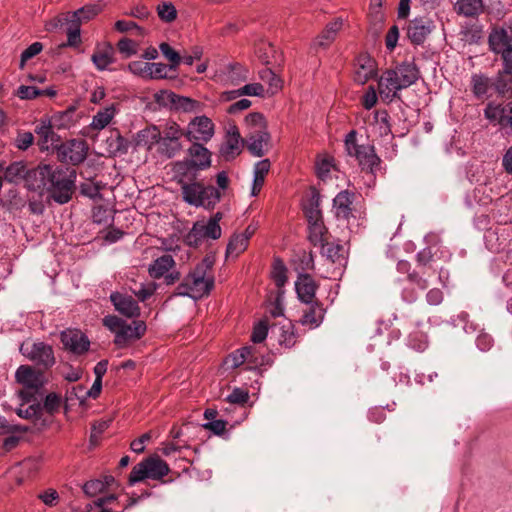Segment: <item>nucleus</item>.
Instances as JSON below:
<instances>
[{
	"label": "nucleus",
	"mask_w": 512,
	"mask_h": 512,
	"mask_svg": "<svg viewBox=\"0 0 512 512\" xmlns=\"http://www.w3.org/2000/svg\"><path fill=\"white\" fill-rule=\"evenodd\" d=\"M33 176L38 182L36 188L45 190L56 203L63 205L72 199L76 173L48 164L39 165Z\"/></svg>",
	"instance_id": "nucleus-1"
},
{
	"label": "nucleus",
	"mask_w": 512,
	"mask_h": 512,
	"mask_svg": "<svg viewBox=\"0 0 512 512\" xmlns=\"http://www.w3.org/2000/svg\"><path fill=\"white\" fill-rule=\"evenodd\" d=\"M420 73L413 61H405L392 69H387L378 80V92L384 101L392 102L399 91L413 85Z\"/></svg>",
	"instance_id": "nucleus-2"
},
{
	"label": "nucleus",
	"mask_w": 512,
	"mask_h": 512,
	"mask_svg": "<svg viewBox=\"0 0 512 512\" xmlns=\"http://www.w3.org/2000/svg\"><path fill=\"white\" fill-rule=\"evenodd\" d=\"M213 264L211 257H205L177 286L176 294L193 299L208 295L214 287Z\"/></svg>",
	"instance_id": "nucleus-3"
},
{
	"label": "nucleus",
	"mask_w": 512,
	"mask_h": 512,
	"mask_svg": "<svg viewBox=\"0 0 512 512\" xmlns=\"http://www.w3.org/2000/svg\"><path fill=\"white\" fill-rule=\"evenodd\" d=\"M102 322L114 334V344L118 348L128 347L139 340L146 332V324L140 320L129 324L116 315H107Z\"/></svg>",
	"instance_id": "nucleus-4"
},
{
	"label": "nucleus",
	"mask_w": 512,
	"mask_h": 512,
	"mask_svg": "<svg viewBox=\"0 0 512 512\" xmlns=\"http://www.w3.org/2000/svg\"><path fill=\"white\" fill-rule=\"evenodd\" d=\"M344 142L348 155L355 157L362 169L375 171L380 164V158L376 155L373 145L360 142L355 130L346 135Z\"/></svg>",
	"instance_id": "nucleus-5"
},
{
	"label": "nucleus",
	"mask_w": 512,
	"mask_h": 512,
	"mask_svg": "<svg viewBox=\"0 0 512 512\" xmlns=\"http://www.w3.org/2000/svg\"><path fill=\"white\" fill-rule=\"evenodd\" d=\"M183 200L196 207L213 208L221 199V192L213 186H204L199 182L181 185Z\"/></svg>",
	"instance_id": "nucleus-6"
},
{
	"label": "nucleus",
	"mask_w": 512,
	"mask_h": 512,
	"mask_svg": "<svg viewBox=\"0 0 512 512\" xmlns=\"http://www.w3.org/2000/svg\"><path fill=\"white\" fill-rule=\"evenodd\" d=\"M72 111H64L51 119L42 118L36 124L35 133L39 137V146L42 151L49 150L51 147L58 146L59 136L54 132V127H68L67 121L70 120Z\"/></svg>",
	"instance_id": "nucleus-7"
},
{
	"label": "nucleus",
	"mask_w": 512,
	"mask_h": 512,
	"mask_svg": "<svg viewBox=\"0 0 512 512\" xmlns=\"http://www.w3.org/2000/svg\"><path fill=\"white\" fill-rule=\"evenodd\" d=\"M222 217L223 214L221 212H217L207 221H196L185 237L187 245L196 248L205 240L219 239L222 234V229L219 224Z\"/></svg>",
	"instance_id": "nucleus-8"
},
{
	"label": "nucleus",
	"mask_w": 512,
	"mask_h": 512,
	"mask_svg": "<svg viewBox=\"0 0 512 512\" xmlns=\"http://www.w3.org/2000/svg\"><path fill=\"white\" fill-rule=\"evenodd\" d=\"M170 468L159 456H150L135 465L129 475V484L141 482L145 479L161 480L168 475Z\"/></svg>",
	"instance_id": "nucleus-9"
},
{
	"label": "nucleus",
	"mask_w": 512,
	"mask_h": 512,
	"mask_svg": "<svg viewBox=\"0 0 512 512\" xmlns=\"http://www.w3.org/2000/svg\"><path fill=\"white\" fill-rule=\"evenodd\" d=\"M16 382L22 386L19 396L24 402H30L45 383L44 374L30 365H20L15 372Z\"/></svg>",
	"instance_id": "nucleus-10"
},
{
	"label": "nucleus",
	"mask_w": 512,
	"mask_h": 512,
	"mask_svg": "<svg viewBox=\"0 0 512 512\" xmlns=\"http://www.w3.org/2000/svg\"><path fill=\"white\" fill-rule=\"evenodd\" d=\"M184 131V137L190 142L207 143L215 134V125L213 121L205 116H195L187 124Z\"/></svg>",
	"instance_id": "nucleus-11"
},
{
	"label": "nucleus",
	"mask_w": 512,
	"mask_h": 512,
	"mask_svg": "<svg viewBox=\"0 0 512 512\" xmlns=\"http://www.w3.org/2000/svg\"><path fill=\"white\" fill-rule=\"evenodd\" d=\"M184 136L183 129L174 121H168L161 130V141L159 151L168 158L174 157L181 149V137Z\"/></svg>",
	"instance_id": "nucleus-12"
},
{
	"label": "nucleus",
	"mask_w": 512,
	"mask_h": 512,
	"mask_svg": "<svg viewBox=\"0 0 512 512\" xmlns=\"http://www.w3.org/2000/svg\"><path fill=\"white\" fill-rule=\"evenodd\" d=\"M20 352L27 359L45 369L55 364L53 348L44 342H34L32 344L24 342L20 346Z\"/></svg>",
	"instance_id": "nucleus-13"
},
{
	"label": "nucleus",
	"mask_w": 512,
	"mask_h": 512,
	"mask_svg": "<svg viewBox=\"0 0 512 512\" xmlns=\"http://www.w3.org/2000/svg\"><path fill=\"white\" fill-rule=\"evenodd\" d=\"M176 262L169 254L156 258L148 268V273L153 279H165L167 285L174 284L180 279V272L175 268Z\"/></svg>",
	"instance_id": "nucleus-14"
},
{
	"label": "nucleus",
	"mask_w": 512,
	"mask_h": 512,
	"mask_svg": "<svg viewBox=\"0 0 512 512\" xmlns=\"http://www.w3.org/2000/svg\"><path fill=\"white\" fill-rule=\"evenodd\" d=\"M58 157L61 162L78 165L88 154V145L82 139H71L57 146Z\"/></svg>",
	"instance_id": "nucleus-15"
},
{
	"label": "nucleus",
	"mask_w": 512,
	"mask_h": 512,
	"mask_svg": "<svg viewBox=\"0 0 512 512\" xmlns=\"http://www.w3.org/2000/svg\"><path fill=\"white\" fill-rule=\"evenodd\" d=\"M435 29L434 21L428 16H419L410 20L406 27L407 39L416 46L424 44L428 36Z\"/></svg>",
	"instance_id": "nucleus-16"
},
{
	"label": "nucleus",
	"mask_w": 512,
	"mask_h": 512,
	"mask_svg": "<svg viewBox=\"0 0 512 512\" xmlns=\"http://www.w3.org/2000/svg\"><path fill=\"white\" fill-rule=\"evenodd\" d=\"M188 160L179 162V168L205 170L211 166V152L203 145V143L192 142L188 148Z\"/></svg>",
	"instance_id": "nucleus-17"
},
{
	"label": "nucleus",
	"mask_w": 512,
	"mask_h": 512,
	"mask_svg": "<svg viewBox=\"0 0 512 512\" xmlns=\"http://www.w3.org/2000/svg\"><path fill=\"white\" fill-rule=\"evenodd\" d=\"M484 117L494 126L511 128L512 102L506 104L489 102L484 109Z\"/></svg>",
	"instance_id": "nucleus-18"
},
{
	"label": "nucleus",
	"mask_w": 512,
	"mask_h": 512,
	"mask_svg": "<svg viewBox=\"0 0 512 512\" xmlns=\"http://www.w3.org/2000/svg\"><path fill=\"white\" fill-rule=\"evenodd\" d=\"M243 139L236 125H230L220 147V157L225 161H232L238 157L243 149Z\"/></svg>",
	"instance_id": "nucleus-19"
},
{
	"label": "nucleus",
	"mask_w": 512,
	"mask_h": 512,
	"mask_svg": "<svg viewBox=\"0 0 512 512\" xmlns=\"http://www.w3.org/2000/svg\"><path fill=\"white\" fill-rule=\"evenodd\" d=\"M61 343L65 350L75 355H82L89 350L90 341L79 329H66L61 332Z\"/></svg>",
	"instance_id": "nucleus-20"
},
{
	"label": "nucleus",
	"mask_w": 512,
	"mask_h": 512,
	"mask_svg": "<svg viewBox=\"0 0 512 512\" xmlns=\"http://www.w3.org/2000/svg\"><path fill=\"white\" fill-rule=\"evenodd\" d=\"M263 363V360H258L256 351L252 347H242L229 354L224 361L228 369H236L243 364H247V369H254Z\"/></svg>",
	"instance_id": "nucleus-21"
},
{
	"label": "nucleus",
	"mask_w": 512,
	"mask_h": 512,
	"mask_svg": "<svg viewBox=\"0 0 512 512\" xmlns=\"http://www.w3.org/2000/svg\"><path fill=\"white\" fill-rule=\"evenodd\" d=\"M377 72L376 61L367 53H361L355 60L354 79L364 85L373 78Z\"/></svg>",
	"instance_id": "nucleus-22"
},
{
	"label": "nucleus",
	"mask_w": 512,
	"mask_h": 512,
	"mask_svg": "<svg viewBox=\"0 0 512 512\" xmlns=\"http://www.w3.org/2000/svg\"><path fill=\"white\" fill-rule=\"evenodd\" d=\"M110 300L120 314L128 318L140 315V307L132 296L114 292L110 295Z\"/></svg>",
	"instance_id": "nucleus-23"
},
{
	"label": "nucleus",
	"mask_w": 512,
	"mask_h": 512,
	"mask_svg": "<svg viewBox=\"0 0 512 512\" xmlns=\"http://www.w3.org/2000/svg\"><path fill=\"white\" fill-rule=\"evenodd\" d=\"M488 42L494 53L512 48V24L492 30Z\"/></svg>",
	"instance_id": "nucleus-24"
},
{
	"label": "nucleus",
	"mask_w": 512,
	"mask_h": 512,
	"mask_svg": "<svg viewBox=\"0 0 512 512\" xmlns=\"http://www.w3.org/2000/svg\"><path fill=\"white\" fill-rule=\"evenodd\" d=\"M295 289L303 303L309 304L314 302L317 284L310 275L300 274L295 282Z\"/></svg>",
	"instance_id": "nucleus-25"
},
{
	"label": "nucleus",
	"mask_w": 512,
	"mask_h": 512,
	"mask_svg": "<svg viewBox=\"0 0 512 512\" xmlns=\"http://www.w3.org/2000/svg\"><path fill=\"white\" fill-rule=\"evenodd\" d=\"M307 308L303 311L302 318L300 320L302 325L308 326L310 329L318 327L325 315V309L323 305L317 301L307 304Z\"/></svg>",
	"instance_id": "nucleus-26"
},
{
	"label": "nucleus",
	"mask_w": 512,
	"mask_h": 512,
	"mask_svg": "<svg viewBox=\"0 0 512 512\" xmlns=\"http://www.w3.org/2000/svg\"><path fill=\"white\" fill-rule=\"evenodd\" d=\"M355 194L348 190L339 192L333 200V208L337 218L348 219L352 214Z\"/></svg>",
	"instance_id": "nucleus-27"
},
{
	"label": "nucleus",
	"mask_w": 512,
	"mask_h": 512,
	"mask_svg": "<svg viewBox=\"0 0 512 512\" xmlns=\"http://www.w3.org/2000/svg\"><path fill=\"white\" fill-rule=\"evenodd\" d=\"M343 21L341 18H337L334 21L328 23L324 30L319 34L314 42V47L327 48L336 39L338 32L342 29Z\"/></svg>",
	"instance_id": "nucleus-28"
},
{
	"label": "nucleus",
	"mask_w": 512,
	"mask_h": 512,
	"mask_svg": "<svg viewBox=\"0 0 512 512\" xmlns=\"http://www.w3.org/2000/svg\"><path fill=\"white\" fill-rule=\"evenodd\" d=\"M269 141L268 131L246 136L247 149L255 157H261L267 152Z\"/></svg>",
	"instance_id": "nucleus-29"
},
{
	"label": "nucleus",
	"mask_w": 512,
	"mask_h": 512,
	"mask_svg": "<svg viewBox=\"0 0 512 512\" xmlns=\"http://www.w3.org/2000/svg\"><path fill=\"white\" fill-rule=\"evenodd\" d=\"M114 53L111 44L98 45L91 56V60L96 68L102 71L114 62Z\"/></svg>",
	"instance_id": "nucleus-30"
},
{
	"label": "nucleus",
	"mask_w": 512,
	"mask_h": 512,
	"mask_svg": "<svg viewBox=\"0 0 512 512\" xmlns=\"http://www.w3.org/2000/svg\"><path fill=\"white\" fill-rule=\"evenodd\" d=\"M117 112L116 105L110 104L100 109L92 118L89 128L94 131H101L113 120Z\"/></svg>",
	"instance_id": "nucleus-31"
},
{
	"label": "nucleus",
	"mask_w": 512,
	"mask_h": 512,
	"mask_svg": "<svg viewBox=\"0 0 512 512\" xmlns=\"http://www.w3.org/2000/svg\"><path fill=\"white\" fill-rule=\"evenodd\" d=\"M271 163L269 159L258 161L254 166V178L252 184L251 195L257 196L261 191L265 178L270 170Z\"/></svg>",
	"instance_id": "nucleus-32"
},
{
	"label": "nucleus",
	"mask_w": 512,
	"mask_h": 512,
	"mask_svg": "<svg viewBox=\"0 0 512 512\" xmlns=\"http://www.w3.org/2000/svg\"><path fill=\"white\" fill-rule=\"evenodd\" d=\"M105 4L102 2L87 4L78 10L68 13L71 19L79 20L80 23L86 22L98 15L104 8Z\"/></svg>",
	"instance_id": "nucleus-33"
},
{
	"label": "nucleus",
	"mask_w": 512,
	"mask_h": 512,
	"mask_svg": "<svg viewBox=\"0 0 512 512\" xmlns=\"http://www.w3.org/2000/svg\"><path fill=\"white\" fill-rule=\"evenodd\" d=\"M2 170L3 179L9 183H18L27 173L26 164L23 161L13 162L5 169L0 165V172Z\"/></svg>",
	"instance_id": "nucleus-34"
},
{
	"label": "nucleus",
	"mask_w": 512,
	"mask_h": 512,
	"mask_svg": "<svg viewBox=\"0 0 512 512\" xmlns=\"http://www.w3.org/2000/svg\"><path fill=\"white\" fill-rule=\"evenodd\" d=\"M455 11L465 17H476L483 11L482 0H457Z\"/></svg>",
	"instance_id": "nucleus-35"
},
{
	"label": "nucleus",
	"mask_w": 512,
	"mask_h": 512,
	"mask_svg": "<svg viewBox=\"0 0 512 512\" xmlns=\"http://www.w3.org/2000/svg\"><path fill=\"white\" fill-rule=\"evenodd\" d=\"M247 135L267 131V122L261 113H249L244 119Z\"/></svg>",
	"instance_id": "nucleus-36"
},
{
	"label": "nucleus",
	"mask_w": 512,
	"mask_h": 512,
	"mask_svg": "<svg viewBox=\"0 0 512 512\" xmlns=\"http://www.w3.org/2000/svg\"><path fill=\"white\" fill-rule=\"evenodd\" d=\"M322 254L333 263L342 265L345 262V250L341 244L330 243L328 240L320 245Z\"/></svg>",
	"instance_id": "nucleus-37"
},
{
	"label": "nucleus",
	"mask_w": 512,
	"mask_h": 512,
	"mask_svg": "<svg viewBox=\"0 0 512 512\" xmlns=\"http://www.w3.org/2000/svg\"><path fill=\"white\" fill-rule=\"evenodd\" d=\"M160 141L161 130L156 126L148 127L138 133V145L145 146L149 150L152 149L154 145H159Z\"/></svg>",
	"instance_id": "nucleus-38"
},
{
	"label": "nucleus",
	"mask_w": 512,
	"mask_h": 512,
	"mask_svg": "<svg viewBox=\"0 0 512 512\" xmlns=\"http://www.w3.org/2000/svg\"><path fill=\"white\" fill-rule=\"evenodd\" d=\"M203 109V103L189 97L177 95L173 110L184 113H200Z\"/></svg>",
	"instance_id": "nucleus-39"
},
{
	"label": "nucleus",
	"mask_w": 512,
	"mask_h": 512,
	"mask_svg": "<svg viewBox=\"0 0 512 512\" xmlns=\"http://www.w3.org/2000/svg\"><path fill=\"white\" fill-rule=\"evenodd\" d=\"M248 244L246 236H242L240 233L233 234L227 245L226 256L238 257L247 249Z\"/></svg>",
	"instance_id": "nucleus-40"
},
{
	"label": "nucleus",
	"mask_w": 512,
	"mask_h": 512,
	"mask_svg": "<svg viewBox=\"0 0 512 512\" xmlns=\"http://www.w3.org/2000/svg\"><path fill=\"white\" fill-rule=\"evenodd\" d=\"M249 70L240 65H231L225 76V83L230 85H238L248 79Z\"/></svg>",
	"instance_id": "nucleus-41"
},
{
	"label": "nucleus",
	"mask_w": 512,
	"mask_h": 512,
	"mask_svg": "<svg viewBox=\"0 0 512 512\" xmlns=\"http://www.w3.org/2000/svg\"><path fill=\"white\" fill-rule=\"evenodd\" d=\"M65 24L67 25V46L76 47L81 43L79 20L71 19L68 15L65 17Z\"/></svg>",
	"instance_id": "nucleus-42"
},
{
	"label": "nucleus",
	"mask_w": 512,
	"mask_h": 512,
	"mask_svg": "<svg viewBox=\"0 0 512 512\" xmlns=\"http://www.w3.org/2000/svg\"><path fill=\"white\" fill-rule=\"evenodd\" d=\"M390 117L387 110H377L374 113L372 125L380 136H387L391 133Z\"/></svg>",
	"instance_id": "nucleus-43"
},
{
	"label": "nucleus",
	"mask_w": 512,
	"mask_h": 512,
	"mask_svg": "<svg viewBox=\"0 0 512 512\" xmlns=\"http://www.w3.org/2000/svg\"><path fill=\"white\" fill-rule=\"evenodd\" d=\"M507 76L508 75L501 70L491 83V86H493L496 92L502 97L512 95V79Z\"/></svg>",
	"instance_id": "nucleus-44"
},
{
	"label": "nucleus",
	"mask_w": 512,
	"mask_h": 512,
	"mask_svg": "<svg viewBox=\"0 0 512 512\" xmlns=\"http://www.w3.org/2000/svg\"><path fill=\"white\" fill-rule=\"evenodd\" d=\"M309 229V240L314 246L323 245L327 241L328 231L324 225V222L314 223L308 226Z\"/></svg>",
	"instance_id": "nucleus-45"
},
{
	"label": "nucleus",
	"mask_w": 512,
	"mask_h": 512,
	"mask_svg": "<svg viewBox=\"0 0 512 512\" xmlns=\"http://www.w3.org/2000/svg\"><path fill=\"white\" fill-rule=\"evenodd\" d=\"M104 188V184L102 182H94L92 180H88L80 184V193L81 195L88 197L90 199H102V195L100 191Z\"/></svg>",
	"instance_id": "nucleus-46"
},
{
	"label": "nucleus",
	"mask_w": 512,
	"mask_h": 512,
	"mask_svg": "<svg viewBox=\"0 0 512 512\" xmlns=\"http://www.w3.org/2000/svg\"><path fill=\"white\" fill-rule=\"evenodd\" d=\"M472 92L477 98H481L488 92L491 85L490 79L482 74H474L471 78Z\"/></svg>",
	"instance_id": "nucleus-47"
},
{
	"label": "nucleus",
	"mask_w": 512,
	"mask_h": 512,
	"mask_svg": "<svg viewBox=\"0 0 512 512\" xmlns=\"http://www.w3.org/2000/svg\"><path fill=\"white\" fill-rule=\"evenodd\" d=\"M271 277L278 288L283 287L287 282V268L283 261L275 259L272 266Z\"/></svg>",
	"instance_id": "nucleus-48"
},
{
	"label": "nucleus",
	"mask_w": 512,
	"mask_h": 512,
	"mask_svg": "<svg viewBox=\"0 0 512 512\" xmlns=\"http://www.w3.org/2000/svg\"><path fill=\"white\" fill-rule=\"evenodd\" d=\"M176 93L169 90H160L154 94V101L162 107L169 108L171 110L174 109L176 98Z\"/></svg>",
	"instance_id": "nucleus-49"
},
{
	"label": "nucleus",
	"mask_w": 512,
	"mask_h": 512,
	"mask_svg": "<svg viewBox=\"0 0 512 512\" xmlns=\"http://www.w3.org/2000/svg\"><path fill=\"white\" fill-rule=\"evenodd\" d=\"M162 55L169 61L170 69H176L182 62L180 54L175 51L168 43L162 42L159 45Z\"/></svg>",
	"instance_id": "nucleus-50"
},
{
	"label": "nucleus",
	"mask_w": 512,
	"mask_h": 512,
	"mask_svg": "<svg viewBox=\"0 0 512 512\" xmlns=\"http://www.w3.org/2000/svg\"><path fill=\"white\" fill-rule=\"evenodd\" d=\"M260 78L268 83L271 94L277 93L282 88V80L270 69H264Z\"/></svg>",
	"instance_id": "nucleus-51"
},
{
	"label": "nucleus",
	"mask_w": 512,
	"mask_h": 512,
	"mask_svg": "<svg viewBox=\"0 0 512 512\" xmlns=\"http://www.w3.org/2000/svg\"><path fill=\"white\" fill-rule=\"evenodd\" d=\"M409 346L416 351H424L428 346V338L425 333L420 330H415L409 334Z\"/></svg>",
	"instance_id": "nucleus-52"
},
{
	"label": "nucleus",
	"mask_w": 512,
	"mask_h": 512,
	"mask_svg": "<svg viewBox=\"0 0 512 512\" xmlns=\"http://www.w3.org/2000/svg\"><path fill=\"white\" fill-rule=\"evenodd\" d=\"M139 44L129 38H122L117 43V49L124 58H129L136 55L138 52Z\"/></svg>",
	"instance_id": "nucleus-53"
},
{
	"label": "nucleus",
	"mask_w": 512,
	"mask_h": 512,
	"mask_svg": "<svg viewBox=\"0 0 512 512\" xmlns=\"http://www.w3.org/2000/svg\"><path fill=\"white\" fill-rule=\"evenodd\" d=\"M159 18L164 22H172L177 17V10L171 2H163L157 6Z\"/></svg>",
	"instance_id": "nucleus-54"
},
{
	"label": "nucleus",
	"mask_w": 512,
	"mask_h": 512,
	"mask_svg": "<svg viewBox=\"0 0 512 512\" xmlns=\"http://www.w3.org/2000/svg\"><path fill=\"white\" fill-rule=\"evenodd\" d=\"M114 27L118 32H121V33L135 31V34L139 35V36H143L145 34L144 29L142 27L138 26L133 21L118 20L115 22Z\"/></svg>",
	"instance_id": "nucleus-55"
},
{
	"label": "nucleus",
	"mask_w": 512,
	"mask_h": 512,
	"mask_svg": "<svg viewBox=\"0 0 512 512\" xmlns=\"http://www.w3.org/2000/svg\"><path fill=\"white\" fill-rule=\"evenodd\" d=\"M41 411L42 407L39 403L31 404L27 407H25L24 404H22L17 409V415L24 419H33L37 418L40 415Z\"/></svg>",
	"instance_id": "nucleus-56"
},
{
	"label": "nucleus",
	"mask_w": 512,
	"mask_h": 512,
	"mask_svg": "<svg viewBox=\"0 0 512 512\" xmlns=\"http://www.w3.org/2000/svg\"><path fill=\"white\" fill-rule=\"evenodd\" d=\"M127 68L132 74L149 79V62L132 61L128 64Z\"/></svg>",
	"instance_id": "nucleus-57"
},
{
	"label": "nucleus",
	"mask_w": 512,
	"mask_h": 512,
	"mask_svg": "<svg viewBox=\"0 0 512 512\" xmlns=\"http://www.w3.org/2000/svg\"><path fill=\"white\" fill-rule=\"evenodd\" d=\"M265 89L260 83L246 84L239 89H236V95H248V96H263Z\"/></svg>",
	"instance_id": "nucleus-58"
},
{
	"label": "nucleus",
	"mask_w": 512,
	"mask_h": 512,
	"mask_svg": "<svg viewBox=\"0 0 512 512\" xmlns=\"http://www.w3.org/2000/svg\"><path fill=\"white\" fill-rule=\"evenodd\" d=\"M170 66L164 63H149V79H164L168 76Z\"/></svg>",
	"instance_id": "nucleus-59"
},
{
	"label": "nucleus",
	"mask_w": 512,
	"mask_h": 512,
	"mask_svg": "<svg viewBox=\"0 0 512 512\" xmlns=\"http://www.w3.org/2000/svg\"><path fill=\"white\" fill-rule=\"evenodd\" d=\"M226 400L231 404L244 405L249 400V393L246 389L234 388Z\"/></svg>",
	"instance_id": "nucleus-60"
},
{
	"label": "nucleus",
	"mask_w": 512,
	"mask_h": 512,
	"mask_svg": "<svg viewBox=\"0 0 512 512\" xmlns=\"http://www.w3.org/2000/svg\"><path fill=\"white\" fill-rule=\"evenodd\" d=\"M42 49H43V45L40 42H34L28 48H26L21 54L20 68L23 69L25 66V63L29 59L38 55L42 51Z\"/></svg>",
	"instance_id": "nucleus-61"
},
{
	"label": "nucleus",
	"mask_w": 512,
	"mask_h": 512,
	"mask_svg": "<svg viewBox=\"0 0 512 512\" xmlns=\"http://www.w3.org/2000/svg\"><path fill=\"white\" fill-rule=\"evenodd\" d=\"M84 493L89 497H94L105 491L101 479H94L86 482L83 486Z\"/></svg>",
	"instance_id": "nucleus-62"
},
{
	"label": "nucleus",
	"mask_w": 512,
	"mask_h": 512,
	"mask_svg": "<svg viewBox=\"0 0 512 512\" xmlns=\"http://www.w3.org/2000/svg\"><path fill=\"white\" fill-rule=\"evenodd\" d=\"M157 290V284L155 282H149L141 284L138 290H134L133 293L140 301H145L150 298Z\"/></svg>",
	"instance_id": "nucleus-63"
},
{
	"label": "nucleus",
	"mask_w": 512,
	"mask_h": 512,
	"mask_svg": "<svg viewBox=\"0 0 512 512\" xmlns=\"http://www.w3.org/2000/svg\"><path fill=\"white\" fill-rule=\"evenodd\" d=\"M496 54L501 55V59L503 62V73H506L507 75L512 77V47L506 48L505 50H502L501 52H495Z\"/></svg>",
	"instance_id": "nucleus-64"
}]
</instances>
